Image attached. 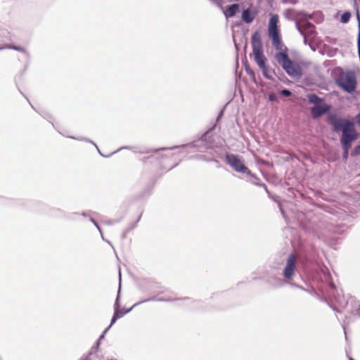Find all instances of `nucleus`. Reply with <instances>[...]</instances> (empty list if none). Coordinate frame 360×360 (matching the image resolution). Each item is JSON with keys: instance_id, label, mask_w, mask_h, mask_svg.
<instances>
[{"instance_id": "9", "label": "nucleus", "mask_w": 360, "mask_h": 360, "mask_svg": "<svg viewBox=\"0 0 360 360\" xmlns=\"http://www.w3.org/2000/svg\"><path fill=\"white\" fill-rule=\"evenodd\" d=\"M330 109V106L325 103L316 105L311 108V112L313 118H318L326 113Z\"/></svg>"}, {"instance_id": "32", "label": "nucleus", "mask_w": 360, "mask_h": 360, "mask_svg": "<svg viewBox=\"0 0 360 360\" xmlns=\"http://www.w3.org/2000/svg\"><path fill=\"white\" fill-rule=\"evenodd\" d=\"M349 360H353V359H352V358H351V357H349Z\"/></svg>"}, {"instance_id": "5", "label": "nucleus", "mask_w": 360, "mask_h": 360, "mask_svg": "<svg viewBox=\"0 0 360 360\" xmlns=\"http://www.w3.org/2000/svg\"><path fill=\"white\" fill-rule=\"evenodd\" d=\"M334 305L333 309L336 311L340 312L342 309L348 308V311L354 315H357L360 317V303L354 297H350L346 299L345 296L337 295L334 297L333 301Z\"/></svg>"}, {"instance_id": "26", "label": "nucleus", "mask_w": 360, "mask_h": 360, "mask_svg": "<svg viewBox=\"0 0 360 360\" xmlns=\"http://www.w3.org/2000/svg\"><path fill=\"white\" fill-rule=\"evenodd\" d=\"M329 285H330V287L332 290H335V285L334 283H329Z\"/></svg>"}, {"instance_id": "7", "label": "nucleus", "mask_w": 360, "mask_h": 360, "mask_svg": "<svg viewBox=\"0 0 360 360\" xmlns=\"http://www.w3.org/2000/svg\"><path fill=\"white\" fill-rule=\"evenodd\" d=\"M226 160L236 172L240 173H250L249 169L244 165L243 160L237 155L227 154Z\"/></svg>"}, {"instance_id": "18", "label": "nucleus", "mask_w": 360, "mask_h": 360, "mask_svg": "<svg viewBox=\"0 0 360 360\" xmlns=\"http://www.w3.org/2000/svg\"><path fill=\"white\" fill-rule=\"evenodd\" d=\"M159 297H150L149 298H147L146 300H141V301H139L136 303H135L134 304V307H136L142 303H144V302H150V301H158V299Z\"/></svg>"}, {"instance_id": "2", "label": "nucleus", "mask_w": 360, "mask_h": 360, "mask_svg": "<svg viewBox=\"0 0 360 360\" xmlns=\"http://www.w3.org/2000/svg\"><path fill=\"white\" fill-rule=\"evenodd\" d=\"M333 77L336 85L344 91L352 94L356 89L358 81L354 70L337 68L333 71Z\"/></svg>"}, {"instance_id": "27", "label": "nucleus", "mask_w": 360, "mask_h": 360, "mask_svg": "<svg viewBox=\"0 0 360 360\" xmlns=\"http://www.w3.org/2000/svg\"><path fill=\"white\" fill-rule=\"evenodd\" d=\"M247 72L249 73V74H253L252 71H249L248 70H247Z\"/></svg>"}, {"instance_id": "19", "label": "nucleus", "mask_w": 360, "mask_h": 360, "mask_svg": "<svg viewBox=\"0 0 360 360\" xmlns=\"http://www.w3.org/2000/svg\"><path fill=\"white\" fill-rule=\"evenodd\" d=\"M341 144H342L343 150H344V158L345 159H347V156H348V152H349V148H351L352 143H349L348 147H347V146L345 145V143H341Z\"/></svg>"}, {"instance_id": "16", "label": "nucleus", "mask_w": 360, "mask_h": 360, "mask_svg": "<svg viewBox=\"0 0 360 360\" xmlns=\"http://www.w3.org/2000/svg\"><path fill=\"white\" fill-rule=\"evenodd\" d=\"M308 99L309 103H314L315 105L321 104L323 102L322 98L314 94L308 95Z\"/></svg>"}, {"instance_id": "8", "label": "nucleus", "mask_w": 360, "mask_h": 360, "mask_svg": "<svg viewBox=\"0 0 360 360\" xmlns=\"http://www.w3.org/2000/svg\"><path fill=\"white\" fill-rule=\"evenodd\" d=\"M119 279H120V284H119V289L117 292V295L116 297V300L114 304V314L112 316V318L111 319V322L110 326L107 328L108 330L116 322V321L120 318L121 316L119 315L120 313V291H121V272L120 270L119 271Z\"/></svg>"}, {"instance_id": "24", "label": "nucleus", "mask_w": 360, "mask_h": 360, "mask_svg": "<svg viewBox=\"0 0 360 360\" xmlns=\"http://www.w3.org/2000/svg\"><path fill=\"white\" fill-rule=\"evenodd\" d=\"M172 300L168 299V298H164V297H158V302H170Z\"/></svg>"}, {"instance_id": "10", "label": "nucleus", "mask_w": 360, "mask_h": 360, "mask_svg": "<svg viewBox=\"0 0 360 360\" xmlns=\"http://www.w3.org/2000/svg\"><path fill=\"white\" fill-rule=\"evenodd\" d=\"M297 28L303 35H312L315 33L314 25L307 21L300 22L299 24H297Z\"/></svg>"}, {"instance_id": "17", "label": "nucleus", "mask_w": 360, "mask_h": 360, "mask_svg": "<svg viewBox=\"0 0 360 360\" xmlns=\"http://www.w3.org/2000/svg\"><path fill=\"white\" fill-rule=\"evenodd\" d=\"M350 18H351V13L349 12H345L341 15V22L343 23H347L349 22Z\"/></svg>"}, {"instance_id": "1", "label": "nucleus", "mask_w": 360, "mask_h": 360, "mask_svg": "<svg viewBox=\"0 0 360 360\" xmlns=\"http://www.w3.org/2000/svg\"><path fill=\"white\" fill-rule=\"evenodd\" d=\"M328 122L333 126L334 131H338L342 129V134L340 139L341 143H345L347 147L357 139L354 124L353 122L342 119L337 115L329 113L328 115Z\"/></svg>"}, {"instance_id": "11", "label": "nucleus", "mask_w": 360, "mask_h": 360, "mask_svg": "<svg viewBox=\"0 0 360 360\" xmlns=\"http://www.w3.org/2000/svg\"><path fill=\"white\" fill-rule=\"evenodd\" d=\"M278 17L277 15H273L269 20V36L279 34L278 27Z\"/></svg>"}, {"instance_id": "21", "label": "nucleus", "mask_w": 360, "mask_h": 360, "mask_svg": "<svg viewBox=\"0 0 360 360\" xmlns=\"http://www.w3.org/2000/svg\"><path fill=\"white\" fill-rule=\"evenodd\" d=\"M134 307V305H133L131 307H130V308H129V309H122V310H120L119 315L122 317V316H124V314H126L129 313V311H131V310Z\"/></svg>"}, {"instance_id": "3", "label": "nucleus", "mask_w": 360, "mask_h": 360, "mask_svg": "<svg viewBox=\"0 0 360 360\" xmlns=\"http://www.w3.org/2000/svg\"><path fill=\"white\" fill-rule=\"evenodd\" d=\"M251 44L252 47V54L254 59L259 68L262 70L263 75L270 79L269 69L266 65V58L263 53V46L261 36L258 32L253 33L251 37Z\"/></svg>"}, {"instance_id": "25", "label": "nucleus", "mask_w": 360, "mask_h": 360, "mask_svg": "<svg viewBox=\"0 0 360 360\" xmlns=\"http://www.w3.org/2000/svg\"><path fill=\"white\" fill-rule=\"evenodd\" d=\"M356 122L360 125V112L356 116Z\"/></svg>"}, {"instance_id": "6", "label": "nucleus", "mask_w": 360, "mask_h": 360, "mask_svg": "<svg viewBox=\"0 0 360 360\" xmlns=\"http://www.w3.org/2000/svg\"><path fill=\"white\" fill-rule=\"evenodd\" d=\"M297 261V257L292 253L289 255L286 259L285 266L282 274L283 278L288 281L290 282L295 274Z\"/></svg>"}, {"instance_id": "4", "label": "nucleus", "mask_w": 360, "mask_h": 360, "mask_svg": "<svg viewBox=\"0 0 360 360\" xmlns=\"http://www.w3.org/2000/svg\"><path fill=\"white\" fill-rule=\"evenodd\" d=\"M276 59L289 76L295 78L302 76L301 67L296 62L291 60L287 53L278 52L276 54Z\"/></svg>"}, {"instance_id": "31", "label": "nucleus", "mask_w": 360, "mask_h": 360, "mask_svg": "<svg viewBox=\"0 0 360 360\" xmlns=\"http://www.w3.org/2000/svg\"><path fill=\"white\" fill-rule=\"evenodd\" d=\"M114 253L115 254V255L117 256V253H116V251L114 250Z\"/></svg>"}, {"instance_id": "13", "label": "nucleus", "mask_w": 360, "mask_h": 360, "mask_svg": "<svg viewBox=\"0 0 360 360\" xmlns=\"http://www.w3.org/2000/svg\"><path fill=\"white\" fill-rule=\"evenodd\" d=\"M269 284L274 288H280L283 286L285 283H290L292 285L290 281H286L285 278L281 279L279 278H272L269 280Z\"/></svg>"}, {"instance_id": "14", "label": "nucleus", "mask_w": 360, "mask_h": 360, "mask_svg": "<svg viewBox=\"0 0 360 360\" xmlns=\"http://www.w3.org/2000/svg\"><path fill=\"white\" fill-rule=\"evenodd\" d=\"M238 10H239L238 4H234L231 5L226 9L224 14L226 17H229V18L233 17L236 14V13L238 11Z\"/></svg>"}, {"instance_id": "23", "label": "nucleus", "mask_w": 360, "mask_h": 360, "mask_svg": "<svg viewBox=\"0 0 360 360\" xmlns=\"http://www.w3.org/2000/svg\"><path fill=\"white\" fill-rule=\"evenodd\" d=\"M282 94L285 96H289L291 95V92L289 90L284 89L282 91Z\"/></svg>"}, {"instance_id": "29", "label": "nucleus", "mask_w": 360, "mask_h": 360, "mask_svg": "<svg viewBox=\"0 0 360 360\" xmlns=\"http://www.w3.org/2000/svg\"><path fill=\"white\" fill-rule=\"evenodd\" d=\"M345 339L347 340V333L345 331Z\"/></svg>"}, {"instance_id": "28", "label": "nucleus", "mask_w": 360, "mask_h": 360, "mask_svg": "<svg viewBox=\"0 0 360 360\" xmlns=\"http://www.w3.org/2000/svg\"><path fill=\"white\" fill-rule=\"evenodd\" d=\"M295 285V287L299 288H302V289H303V288H302V287H300V286H299L298 285Z\"/></svg>"}, {"instance_id": "22", "label": "nucleus", "mask_w": 360, "mask_h": 360, "mask_svg": "<svg viewBox=\"0 0 360 360\" xmlns=\"http://www.w3.org/2000/svg\"><path fill=\"white\" fill-rule=\"evenodd\" d=\"M108 328H105L104 330V331L103 332V333L101 334V335L98 338L99 341H101V340H103L105 338V335L108 333Z\"/></svg>"}, {"instance_id": "20", "label": "nucleus", "mask_w": 360, "mask_h": 360, "mask_svg": "<svg viewBox=\"0 0 360 360\" xmlns=\"http://www.w3.org/2000/svg\"><path fill=\"white\" fill-rule=\"evenodd\" d=\"M360 155V144L356 146L353 151L352 152V155L356 156Z\"/></svg>"}, {"instance_id": "15", "label": "nucleus", "mask_w": 360, "mask_h": 360, "mask_svg": "<svg viewBox=\"0 0 360 360\" xmlns=\"http://www.w3.org/2000/svg\"><path fill=\"white\" fill-rule=\"evenodd\" d=\"M255 18V14L252 13L249 9L244 10L242 13V19L246 23H250Z\"/></svg>"}, {"instance_id": "30", "label": "nucleus", "mask_w": 360, "mask_h": 360, "mask_svg": "<svg viewBox=\"0 0 360 360\" xmlns=\"http://www.w3.org/2000/svg\"><path fill=\"white\" fill-rule=\"evenodd\" d=\"M269 98H270V100H273L272 96H270Z\"/></svg>"}, {"instance_id": "12", "label": "nucleus", "mask_w": 360, "mask_h": 360, "mask_svg": "<svg viewBox=\"0 0 360 360\" xmlns=\"http://www.w3.org/2000/svg\"><path fill=\"white\" fill-rule=\"evenodd\" d=\"M269 37L272 39L273 46L276 48V50L278 51V52L287 53V48H285L284 51H283V44L280 37V34L269 36Z\"/></svg>"}]
</instances>
